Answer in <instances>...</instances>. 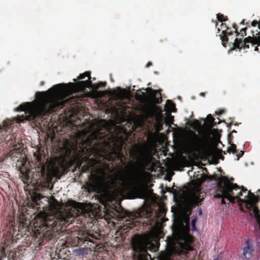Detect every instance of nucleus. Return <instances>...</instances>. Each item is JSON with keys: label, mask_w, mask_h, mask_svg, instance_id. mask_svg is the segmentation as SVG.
Masks as SVG:
<instances>
[{"label": "nucleus", "mask_w": 260, "mask_h": 260, "mask_svg": "<svg viewBox=\"0 0 260 260\" xmlns=\"http://www.w3.org/2000/svg\"><path fill=\"white\" fill-rule=\"evenodd\" d=\"M126 141L127 138L116 135L112 143L105 140L100 142L91 136L82 142L79 155L86 165L82 167L81 172H90L89 185L91 189L110 181L118 185L122 191L129 192L140 183L144 170L151 162L152 147L148 143L134 145L130 157L136 161L126 165L123 150H129Z\"/></svg>", "instance_id": "nucleus-1"}, {"label": "nucleus", "mask_w": 260, "mask_h": 260, "mask_svg": "<svg viewBox=\"0 0 260 260\" xmlns=\"http://www.w3.org/2000/svg\"><path fill=\"white\" fill-rule=\"evenodd\" d=\"M106 85V83L103 82L92 84L91 80H87L76 83L58 84L45 92H38L36 101L26 103L18 107L17 111L24 113L17 117V122L35 120L37 118H42L57 112L68 102L71 104H79L80 98L70 97V95L72 92L84 91L86 88H92L95 93L102 97L106 94V91H99L98 89L104 87Z\"/></svg>", "instance_id": "nucleus-2"}, {"label": "nucleus", "mask_w": 260, "mask_h": 260, "mask_svg": "<svg viewBox=\"0 0 260 260\" xmlns=\"http://www.w3.org/2000/svg\"><path fill=\"white\" fill-rule=\"evenodd\" d=\"M67 204L74 210V212L64 210L54 214L41 212L36 216L33 225L34 233L37 237L46 240H51L63 226L66 228L72 223L75 217L84 208L82 203L73 200L68 201Z\"/></svg>", "instance_id": "nucleus-3"}, {"label": "nucleus", "mask_w": 260, "mask_h": 260, "mask_svg": "<svg viewBox=\"0 0 260 260\" xmlns=\"http://www.w3.org/2000/svg\"><path fill=\"white\" fill-rule=\"evenodd\" d=\"M216 124L217 123L215 121V119L213 117L211 114H209L207 116L206 122V127L207 129V132L202 137L192 132V136L188 141V147L194 151H206L208 149V140L210 138L208 133L212 131H216V129H213V126L216 125Z\"/></svg>", "instance_id": "nucleus-4"}, {"label": "nucleus", "mask_w": 260, "mask_h": 260, "mask_svg": "<svg viewBox=\"0 0 260 260\" xmlns=\"http://www.w3.org/2000/svg\"><path fill=\"white\" fill-rule=\"evenodd\" d=\"M193 238L188 233H180L168 242L173 253L181 254L193 249Z\"/></svg>", "instance_id": "nucleus-5"}, {"label": "nucleus", "mask_w": 260, "mask_h": 260, "mask_svg": "<svg viewBox=\"0 0 260 260\" xmlns=\"http://www.w3.org/2000/svg\"><path fill=\"white\" fill-rule=\"evenodd\" d=\"M132 248L138 254L139 260H152L151 256L147 252L148 249L153 246L150 239L145 236H138L132 240Z\"/></svg>", "instance_id": "nucleus-6"}, {"label": "nucleus", "mask_w": 260, "mask_h": 260, "mask_svg": "<svg viewBox=\"0 0 260 260\" xmlns=\"http://www.w3.org/2000/svg\"><path fill=\"white\" fill-rule=\"evenodd\" d=\"M222 178L226 182L223 187V192L226 199L233 203L236 200L240 203H246L247 200L242 199L240 197L242 196L243 192H246L247 189L243 186H239L236 183H232L227 176H224Z\"/></svg>", "instance_id": "nucleus-7"}, {"label": "nucleus", "mask_w": 260, "mask_h": 260, "mask_svg": "<svg viewBox=\"0 0 260 260\" xmlns=\"http://www.w3.org/2000/svg\"><path fill=\"white\" fill-rule=\"evenodd\" d=\"M37 160L36 171L38 175L43 178L47 177L49 175V170L47 168V158L44 150H38L34 154Z\"/></svg>", "instance_id": "nucleus-8"}, {"label": "nucleus", "mask_w": 260, "mask_h": 260, "mask_svg": "<svg viewBox=\"0 0 260 260\" xmlns=\"http://www.w3.org/2000/svg\"><path fill=\"white\" fill-rule=\"evenodd\" d=\"M258 27L260 29V20ZM256 35H258V37H254V35H253V37L249 36L246 38L243 41H242V39L236 38L234 40V42L233 43L234 47L239 49H241L242 48L244 49L249 48V45H247L248 43H251L253 46L255 45L260 46V32H258Z\"/></svg>", "instance_id": "nucleus-9"}, {"label": "nucleus", "mask_w": 260, "mask_h": 260, "mask_svg": "<svg viewBox=\"0 0 260 260\" xmlns=\"http://www.w3.org/2000/svg\"><path fill=\"white\" fill-rule=\"evenodd\" d=\"M93 236L88 233L83 234L78 238V244L80 246H83L85 248H89L90 250L94 249L96 244L93 241Z\"/></svg>", "instance_id": "nucleus-10"}, {"label": "nucleus", "mask_w": 260, "mask_h": 260, "mask_svg": "<svg viewBox=\"0 0 260 260\" xmlns=\"http://www.w3.org/2000/svg\"><path fill=\"white\" fill-rule=\"evenodd\" d=\"M151 96V102L154 104H159L162 102L161 94L160 91L148 88V90Z\"/></svg>", "instance_id": "nucleus-11"}, {"label": "nucleus", "mask_w": 260, "mask_h": 260, "mask_svg": "<svg viewBox=\"0 0 260 260\" xmlns=\"http://www.w3.org/2000/svg\"><path fill=\"white\" fill-rule=\"evenodd\" d=\"M68 250L66 248H63L59 250L57 249L55 251V254L52 260H69V254L67 253Z\"/></svg>", "instance_id": "nucleus-12"}, {"label": "nucleus", "mask_w": 260, "mask_h": 260, "mask_svg": "<svg viewBox=\"0 0 260 260\" xmlns=\"http://www.w3.org/2000/svg\"><path fill=\"white\" fill-rule=\"evenodd\" d=\"M246 246L243 249V256L247 259H249L252 256L254 248L252 244L249 242L248 240L246 241Z\"/></svg>", "instance_id": "nucleus-13"}, {"label": "nucleus", "mask_w": 260, "mask_h": 260, "mask_svg": "<svg viewBox=\"0 0 260 260\" xmlns=\"http://www.w3.org/2000/svg\"><path fill=\"white\" fill-rule=\"evenodd\" d=\"M233 34V31L231 30V28L229 27H228L225 30H223L222 31L221 34L220 35V37L224 47H226V44L228 43L229 41L228 36L232 35Z\"/></svg>", "instance_id": "nucleus-14"}, {"label": "nucleus", "mask_w": 260, "mask_h": 260, "mask_svg": "<svg viewBox=\"0 0 260 260\" xmlns=\"http://www.w3.org/2000/svg\"><path fill=\"white\" fill-rule=\"evenodd\" d=\"M245 198H248L249 200H247V203L248 205H253L259 200V198L258 196H255L253 193L251 192L250 191H248V194L245 196Z\"/></svg>", "instance_id": "nucleus-15"}, {"label": "nucleus", "mask_w": 260, "mask_h": 260, "mask_svg": "<svg viewBox=\"0 0 260 260\" xmlns=\"http://www.w3.org/2000/svg\"><path fill=\"white\" fill-rule=\"evenodd\" d=\"M194 176L196 177L195 181L198 185H202V183L207 180V178L209 177L208 175H205L204 173L198 174L197 175L195 174Z\"/></svg>", "instance_id": "nucleus-16"}, {"label": "nucleus", "mask_w": 260, "mask_h": 260, "mask_svg": "<svg viewBox=\"0 0 260 260\" xmlns=\"http://www.w3.org/2000/svg\"><path fill=\"white\" fill-rule=\"evenodd\" d=\"M44 197L41 193L35 192L31 197L32 202L37 205H40V200Z\"/></svg>", "instance_id": "nucleus-17"}, {"label": "nucleus", "mask_w": 260, "mask_h": 260, "mask_svg": "<svg viewBox=\"0 0 260 260\" xmlns=\"http://www.w3.org/2000/svg\"><path fill=\"white\" fill-rule=\"evenodd\" d=\"M10 253L7 256L5 248L3 246H0V260H5V259L10 260Z\"/></svg>", "instance_id": "nucleus-18"}, {"label": "nucleus", "mask_w": 260, "mask_h": 260, "mask_svg": "<svg viewBox=\"0 0 260 260\" xmlns=\"http://www.w3.org/2000/svg\"><path fill=\"white\" fill-rule=\"evenodd\" d=\"M208 178H207V179L209 180H218L219 182L218 183V184L219 183H221L222 184L223 183L225 184V183L226 182L223 178H222L223 176H221V177H219L218 176L217 174H215L213 175H208Z\"/></svg>", "instance_id": "nucleus-19"}, {"label": "nucleus", "mask_w": 260, "mask_h": 260, "mask_svg": "<svg viewBox=\"0 0 260 260\" xmlns=\"http://www.w3.org/2000/svg\"><path fill=\"white\" fill-rule=\"evenodd\" d=\"M119 91L118 92L115 91L114 92V95L117 97V98L119 99H123L126 94V91L125 90V89H121L120 88H119Z\"/></svg>", "instance_id": "nucleus-20"}, {"label": "nucleus", "mask_w": 260, "mask_h": 260, "mask_svg": "<svg viewBox=\"0 0 260 260\" xmlns=\"http://www.w3.org/2000/svg\"><path fill=\"white\" fill-rule=\"evenodd\" d=\"M158 260H173L171 255L167 252H161L158 256Z\"/></svg>", "instance_id": "nucleus-21"}, {"label": "nucleus", "mask_w": 260, "mask_h": 260, "mask_svg": "<svg viewBox=\"0 0 260 260\" xmlns=\"http://www.w3.org/2000/svg\"><path fill=\"white\" fill-rule=\"evenodd\" d=\"M167 107L168 110L172 112H175L177 111L175 104L169 100L167 101Z\"/></svg>", "instance_id": "nucleus-22"}, {"label": "nucleus", "mask_w": 260, "mask_h": 260, "mask_svg": "<svg viewBox=\"0 0 260 260\" xmlns=\"http://www.w3.org/2000/svg\"><path fill=\"white\" fill-rule=\"evenodd\" d=\"M217 186L220 189L221 193H217L216 196V197L218 198H222L223 197L226 198L225 194L223 192V187L224 186V184L223 185L221 183H219L218 184H217Z\"/></svg>", "instance_id": "nucleus-23"}, {"label": "nucleus", "mask_w": 260, "mask_h": 260, "mask_svg": "<svg viewBox=\"0 0 260 260\" xmlns=\"http://www.w3.org/2000/svg\"><path fill=\"white\" fill-rule=\"evenodd\" d=\"M86 77H88V79L90 80L91 77H90V73L89 72H85V73L83 74H80L79 76L78 77L77 79L78 80H81L84 79Z\"/></svg>", "instance_id": "nucleus-24"}, {"label": "nucleus", "mask_w": 260, "mask_h": 260, "mask_svg": "<svg viewBox=\"0 0 260 260\" xmlns=\"http://www.w3.org/2000/svg\"><path fill=\"white\" fill-rule=\"evenodd\" d=\"M165 123L166 124H173L174 120V117L171 115H169L165 118Z\"/></svg>", "instance_id": "nucleus-25"}, {"label": "nucleus", "mask_w": 260, "mask_h": 260, "mask_svg": "<svg viewBox=\"0 0 260 260\" xmlns=\"http://www.w3.org/2000/svg\"><path fill=\"white\" fill-rule=\"evenodd\" d=\"M228 152L229 153H236L237 152V146L235 144H232L228 148Z\"/></svg>", "instance_id": "nucleus-26"}, {"label": "nucleus", "mask_w": 260, "mask_h": 260, "mask_svg": "<svg viewBox=\"0 0 260 260\" xmlns=\"http://www.w3.org/2000/svg\"><path fill=\"white\" fill-rule=\"evenodd\" d=\"M252 208V212L255 217H257L259 215V210L257 206L253 204V205H249Z\"/></svg>", "instance_id": "nucleus-27"}, {"label": "nucleus", "mask_w": 260, "mask_h": 260, "mask_svg": "<svg viewBox=\"0 0 260 260\" xmlns=\"http://www.w3.org/2000/svg\"><path fill=\"white\" fill-rule=\"evenodd\" d=\"M217 18L219 21L223 22L228 20V18L227 16H224L223 14L218 13L217 15Z\"/></svg>", "instance_id": "nucleus-28"}, {"label": "nucleus", "mask_w": 260, "mask_h": 260, "mask_svg": "<svg viewBox=\"0 0 260 260\" xmlns=\"http://www.w3.org/2000/svg\"><path fill=\"white\" fill-rule=\"evenodd\" d=\"M142 95L140 94H137L136 95V99L139 101H142L144 100V98L146 97V94L145 92H142Z\"/></svg>", "instance_id": "nucleus-29"}, {"label": "nucleus", "mask_w": 260, "mask_h": 260, "mask_svg": "<svg viewBox=\"0 0 260 260\" xmlns=\"http://www.w3.org/2000/svg\"><path fill=\"white\" fill-rule=\"evenodd\" d=\"M145 112L146 114L150 115L153 113V111L151 107H146L145 109Z\"/></svg>", "instance_id": "nucleus-30"}, {"label": "nucleus", "mask_w": 260, "mask_h": 260, "mask_svg": "<svg viewBox=\"0 0 260 260\" xmlns=\"http://www.w3.org/2000/svg\"><path fill=\"white\" fill-rule=\"evenodd\" d=\"M246 29H247L246 28H243L240 30L241 36L242 38H243L244 36H245L246 35Z\"/></svg>", "instance_id": "nucleus-31"}, {"label": "nucleus", "mask_w": 260, "mask_h": 260, "mask_svg": "<svg viewBox=\"0 0 260 260\" xmlns=\"http://www.w3.org/2000/svg\"><path fill=\"white\" fill-rule=\"evenodd\" d=\"M225 112V110L224 109H220L218 111H215V114L216 115H220L224 113Z\"/></svg>", "instance_id": "nucleus-32"}, {"label": "nucleus", "mask_w": 260, "mask_h": 260, "mask_svg": "<svg viewBox=\"0 0 260 260\" xmlns=\"http://www.w3.org/2000/svg\"><path fill=\"white\" fill-rule=\"evenodd\" d=\"M244 153V151H240V153L239 154H237V158H236V160H239V158L243 155Z\"/></svg>", "instance_id": "nucleus-33"}, {"label": "nucleus", "mask_w": 260, "mask_h": 260, "mask_svg": "<svg viewBox=\"0 0 260 260\" xmlns=\"http://www.w3.org/2000/svg\"><path fill=\"white\" fill-rule=\"evenodd\" d=\"M258 24V25L259 24V21L258 22L257 20H253L252 22H251V25L253 26H256L257 24Z\"/></svg>", "instance_id": "nucleus-34"}, {"label": "nucleus", "mask_w": 260, "mask_h": 260, "mask_svg": "<svg viewBox=\"0 0 260 260\" xmlns=\"http://www.w3.org/2000/svg\"><path fill=\"white\" fill-rule=\"evenodd\" d=\"M233 27L235 29V32L236 34V36H239V33L238 31V28L236 24H233Z\"/></svg>", "instance_id": "nucleus-35"}, {"label": "nucleus", "mask_w": 260, "mask_h": 260, "mask_svg": "<svg viewBox=\"0 0 260 260\" xmlns=\"http://www.w3.org/2000/svg\"><path fill=\"white\" fill-rule=\"evenodd\" d=\"M202 201V200H200L199 198H197L196 199H195V203L196 205H199V204H201V202Z\"/></svg>", "instance_id": "nucleus-36"}, {"label": "nucleus", "mask_w": 260, "mask_h": 260, "mask_svg": "<svg viewBox=\"0 0 260 260\" xmlns=\"http://www.w3.org/2000/svg\"><path fill=\"white\" fill-rule=\"evenodd\" d=\"M24 177H25V179H26V180L27 181H28L29 179V176L28 175V174H27V173H26L25 174H24Z\"/></svg>", "instance_id": "nucleus-37"}, {"label": "nucleus", "mask_w": 260, "mask_h": 260, "mask_svg": "<svg viewBox=\"0 0 260 260\" xmlns=\"http://www.w3.org/2000/svg\"><path fill=\"white\" fill-rule=\"evenodd\" d=\"M224 198H225L224 197H223L222 198H221V204H226V202L224 200Z\"/></svg>", "instance_id": "nucleus-38"}, {"label": "nucleus", "mask_w": 260, "mask_h": 260, "mask_svg": "<svg viewBox=\"0 0 260 260\" xmlns=\"http://www.w3.org/2000/svg\"><path fill=\"white\" fill-rule=\"evenodd\" d=\"M221 28H226L228 27L226 26V24H225V23H222V24H221Z\"/></svg>", "instance_id": "nucleus-39"}, {"label": "nucleus", "mask_w": 260, "mask_h": 260, "mask_svg": "<svg viewBox=\"0 0 260 260\" xmlns=\"http://www.w3.org/2000/svg\"><path fill=\"white\" fill-rule=\"evenodd\" d=\"M194 220H192V228L193 229H194L196 228L195 225H194Z\"/></svg>", "instance_id": "nucleus-40"}, {"label": "nucleus", "mask_w": 260, "mask_h": 260, "mask_svg": "<svg viewBox=\"0 0 260 260\" xmlns=\"http://www.w3.org/2000/svg\"><path fill=\"white\" fill-rule=\"evenodd\" d=\"M152 65V63L151 62H148L147 64V67H149L150 66H151Z\"/></svg>", "instance_id": "nucleus-41"}, {"label": "nucleus", "mask_w": 260, "mask_h": 260, "mask_svg": "<svg viewBox=\"0 0 260 260\" xmlns=\"http://www.w3.org/2000/svg\"><path fill=\"white\" fill-rule=\"evenodd\" d=\"M258 47L257 46L255 47V48H254V50L255 51H258Z\"/></svg>", "instance_id": "nucleus-42"}, {"label": "nucleus", "mask_w": 260, "mask_h": 260, "mask_svg": "<svg viewBox=\"0 0 260 260\" xmlns=\"http://www.w3.org/2000/svg\"><path fill=\"white\" fill-rule=\"evenodd\" d=\"M202 214V210L201 209H200V211H199V214L200 215H201Z\"/></svg>", "instance_id": "nucleus-43"}, {"label": "nucleus", "mask_w": 260, "mask_h": 260, "mask_svg": "<svg viewBox=\"0 0 260 260\" xmlns=\"http://www.w3.org/2000/svg\"><path fill=\"white\" fill-rule=\"evenodd\" d=\"M218 119L219 121H218H218H216V123L218 124H219L221 122V121L219 119Z\"/></svg>", "instance_id": "nucleus-44"}, {"label": "nucleus", "mask_w": 260, "mask_h": 260, "mask_svg": "<svg viewBox=\"0 0 260 260\" xmlns=\"http://www.w3.org/2000/svg\"><path fill=\"white\" fill-rule=\"evenodd\" d=\"M234 181V178L233 177H232L231 179H230V181Z\"/></svg>", "instance_id": "nucleus-45"}, {"label": "nucleus", "mask_w": 260, "mask_h": 260, "mask_svg": "<svg viewBox=\"0 0 260 260\" xmlns=\"http://www.w3.org/2000/svg\"><path fill=\"white\" fill-rule=\"evenodd\" d=\"M232 133H237V131H235V130H233V131H232Z\"/></svg>", "instance_id": "nucleus-46"}, {"label": "nucleus", "mask_w": 260, "mask_h": 260, "mask_svg": "<svg viewBox=\"0 0 260 260\" xmlns=\"http://www.w3.org/2000/svg\"><path fill=\"white\" fill-rule=\"evenodd\" d=\"M201 95H204V93H201Z\"/></svg>", "instance_id": "nucleus-47"}, {"label": "nucleus", "mask_w": 260, "mask_h": 260, "mask_svg": "<svg viewBox=\"0 0 260 260\" xmlns=\"http://www.w3.org/2000/svg\"><path fill=\"white\" fill-rule=\"evenodd\" d=\"M74 81H75V82H76L77 79H74Z\"/></svg>", "instance_id": "nucleus-48"}, {"label": "nucleus", "mask_w": 260, "mask_h": 260, "mask_svg": "<svg viewBox=\"0 0 260 260\" xmlns=\"http://www.w3.org/2000/svg\"><path fill=\"white\" fill-rule=\"evenodd\" d=\"M221 158H222V159H223V158H224V156H222Z\"/></svg>", "instance_id": "nucleus-49"}, {"label": "nucleus", "mask_w": 260, "mask_h": 260, "mask_svg": "<svg viewBox=\"0 0 260 260\" xmlns=\"http://www.w3.org/2000/svg\"><path fill=\"white\" fill-rule=\"evenodd\" d=\"M204 169L205 171H207V169H206V168H205Z\"/></svg>", "instance_id": "nucleus-50"}, {"label": "nucleus", "mask_w": 260, "mask_h": 260, "mask_svg": "<svg viewBox=\"0 0 260 260\" xmlns=\"http://www.w3.org/2000/svg\"><path fill=\"white\" fill-rule=\"evenodd\" d=\"M258 192H260V189L257 190Z\"/></svg>", "instance_id": "nucleus-51"}, {"label": "nucleus", "mask_w": 260, "mask_h": 260, "mask_svg": "<svg viewBox=\"0 0 260 260\" xmlns=\"http://www.w3.org/2000/svg\"><path fill=\"white\" fill-rule=\"evenodd\" d=\"M218 32H219V31H220V29L219 28L218 29Z\"/></svg>", "instance_id": "nucleus-52"}]
</instances>
